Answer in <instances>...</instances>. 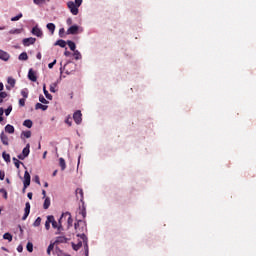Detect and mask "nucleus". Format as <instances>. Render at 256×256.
Segmentation results:
<instances>
[{
  "label": "nucleus",
  "instance_id": "nucleus-1",
  "mask_svg": "<svg viewBox=\"0 0 256 256\" xmlns=\"http://www.w3.org/2000/svg\"><path fill=\"white\" fill-rule=\"evenodd\" d=\"M82 3L83 0H75V2L69 1L67 6L68 9H70V13H72V15H79V8L81 7Z\"/></svg>",
  "mask_w": 256,
  "mask_h": 256
},
{
  "label": "nucleus",
  "instance_id": "nucleus-2",
  "mask_svg": "<svg viewBox=\"0 0 256 256\" xmlns=\"http://www.w3.org/2000/svg\"><path fill=\"white\" fill-rule=\"evenodd\" d=\"M30 148H31V145L27 144L26 147L22 150V154L18 155V159L23 161V159H25L26 157H29V153H31Z\"/></svg>",
  "mask_w": 256,
  "mask_h": 256
},
{
  "label": "nucleus",
  "instance_id": "nucleus-3",
  "mask_svg": "<svg viewBox=\"0 0 256 256\" xmlns=\"http://www.w3.org/2000/svg\"><path fill=\"white\" fill-rule=\"evenodd\" d=\"M62 220L63 218H60L59 223H57V221H55V217L53 216V220L51 221V224L53 229H57L58 233L56 234H59L61 233V231H63V225H61Z\"/></svg>",
  "mask_w": 256,
  "mask_h": 256
},
{
  "label": "nucleus",
  "instance_id": "nucleus-4",
  "mask_svg": "<svg viewBox=\"0 0 256 256\" xmlns=\"http://www.w3.org/2000/svg\"><path fill=\"white\" fill-rule=\"evenodd\" d=\"M73 119L77 125H81V122L83 121V114H81V110H78L73 114Z\"/></svg>",
  "mask_w": 256,
  "mask_h": 256
},
{
  "label": "nucleus",
  "instance_id": "nucleus-5",
  "mask_svg": "<svg viewBox=\"0 0 256 256\" xmlns=\"http://www.w3.org/2000/svg\"><path fill=\"white\" fill-rule=\"evenodd\" d=\"M24 189H27V187H29V185H31V175L29 174L28 171H25L24 173Z\"/></svg>",
  "mask_w": 256,
  "mask_h": 256
},
{
  "label": "nucleus",
  "instance_id": "nucleus-6",
  "mask_svg": "<svg viewBox=\"0 0 256 256\" xmlns=\"http://www.w3.org/2000/svg\"><path fill=\"white\" fill-rule=\"evenodd\" d=\"M35 41H37L36 38L30 37V38H24L22 43L24 47H29L30 45H35Z\"/></svg>",
  "mask_w": 256,
  "mask_h": 256
},
{
  "label": "nucleus",
  "instance_id": "nucleus-7",
  "mask_svg": "<svg viewBox=\"0 0 256 256\" xmlns=\"http://www.w3.org/2000/svg\"><path fill=\"white\" fill-rule=\"evenodd\" d=\"M29 213H31V204L29 202H26L22 221H25L27 217H29Z\"/></svg>",
  "mask_w": 256,
  "mask_h": 256
},
{
  "label": "nucleus",
  "instance_id": "nucleus-8",
  "mask_svg": "<svg viewBox=\"0 0 256 256\" xmlns=\"http://www.w3.org/2000/svg\"><path fill=\"white\" fill-rule=\"evenodd\" d=\"M78 213L82 215V219L87 217V208L85 207V202H82V205L79 206Z\"/></svg>",
  "mask_w": 256,
  "mask_h": 256
},
{
  "label": "nucleus",
  "instance_id": "nucleus-9",
  "mask_svg": "<svg viewBox=\"0 0 256 256\" xmlns=\"http://www.w3.org/2000/svg\"><path fill=\"white\" fill-rule=\"evenodd\" d=\"M79 33V26L73 25L67 30V35H77Z\"/></svg>",
  "mask_w": 256,
  "mask_h": 256
},
{
  "label": "nucleus",
  "instance_id": "nucleus-10",
  "mask_svg": "<svg viewBox=\"0 0 256 256\" xmlns=\"http://www.w3.org/2000/svg\"><path fill=\"white\" fill-rule=\"evenodd\" d=\"M76 199H78L81 203H85L84 196H83V189L77 188L76 191Z\"/></svg>",
  "mask_w": 256,
  "mask_h": 256
},
{
  "label": "nucleus",
  "instance_id": "nucleus-11",
  "mask_svg": "<svg viewBox=\"0 0 256 256\" xmlns=\"http://www.w3.org/2000/svg\"><path fill=\"white\" fill-rule=\"evenodd\" d=\"M32 35H35L36 37H43V31H41L39 27L35 26L32 28Z\"/></svg>",
  "mask_w": 256,
  "mask_h": 256
},
{
  "label": "nucleus",
  "instance_id": "nucleus-12",
  "mask_svg": "<svg viewBox=\"0 0 256 256\" xmlns=\"http://www.w3.org/2000/svg\"><path fill=\"white\" fill-rule=\"evenodd\" d=\"M28 79L30 81H33V83H35L37 81V75L35 74V71H33L32 68L28 72Z\"/></svg>",
  "mask_w": 256,
  "mask_h": 256
},
{
  "label": "nucleus",
  "instance_id": "nucleus-13",
  "mask_svg": "<svg viewBox=\"0 0 256 256\" xmlns=\"http://www.w3.org/2000/svg\"><path fill=\"white\" fill-rule=\"evenodd\" d=\"M11 56L9 55V53H7V52H5V51H3V50H0V59L2 60V61H9V58H10Z\"/></svg>",
  "mask_w": 256,
  "mask_h": 256
},
{
  "label": "nucleus",
  "instance_id": "nucleus-14",
  "mask_svg": "<svg viewBox=\"0 0 256 256\" xmlns=\"http://www.w3.org/2000/svg\"><path fill=\"white\" fill-rule=\"evenodd\" d=\"M51 221H53V215L47 216V220L45 222V229L49 231L51 229Z\"/></svg>",
  "mask_w": 256,
  "mask_h": 256
},
{
  "label": "nucleus",
  "instance_id": "nucleus-15",
  "mask_svg": "<svg viewBox=\"0 0 256 256\" xmlns=\"http://www.w3.org/2000/svg\"><path fill=\"white\" fill-rule=\"evenodd\" d=\"M5 132L13 135V133H15V127H13L11 124H8L5 126Z\"/></svg>",
  "mask_w": 256,
  "mask_h": 256
},
{
  "label": "nucleus",
  "instance_id": "nucleus-16",
  "mask_svg": "<svg viewBox=\"0 0 256 256\" xmlns=\"http://www.w3.org/2000/svg\"><path fill=\"white\" fill-rule=\"evenodd\" d=\"M0 139L1 142L3 143V145H9V137H7V135H5V133H1L0 135Z\"/></svg>",
  "mask_w": 256,
  "mask_h": 256
},
{
  "label": "nucleus",
  "instance_id": "nucleus-17",
  "mask_svg": "<svg viewBox=\"0 0 256 256\" xmlns=\"http://www.w3.org/2000/svg\"><path fill=\"white\" fill-rule=\"evenodd\" d=\"M63 217H68L67 219L68 225H73V218L71 217V213L69 212L63 213L61 218L63 219Z\"/></svg>",
  "mask_w": 256,
  "mask_h": 256
},
{
  "label": "nucleus",
  "instance_id": "nucleus-18",
  "mask_svg": "<svg viewBox=\"0 0 256 256\" xmlns=\"http://www.w3.org/2000/svg\"><path fill=\"white\" fill-rule=\"evenodd\" d=\"M7 83L9 86H6V89H8V91H11V87H15V79L12 78V77H9L8 80H7Z\"/></svg>",
  "mask_w": 256,
  "mask_h": 256
},
{
  "label": "nucleus",
  "instance_id": "nucleus-19",
  "mask_svg": "<svg viewBox=\"0 0 256 256\" xmlns=\"http://www.w3.org/2000/svg\"><path fill=\"white\" fill-rule=\"evenodd\" d=\"M51 207V198L46 197L43 203V209H49Z\"/></svg>",
  "mask_w": 256,
  "mask_h": 256
},
{
  "label": "nucleus",
  "instance_id": "nucleus-20",
  "mask_svg": "<svg viewBox=\"0 0 256 256\" xmlns=\"http://www.w3.org/2000/svg\"><path fill=\"white\" fill-rule=\"evenodd\" d=\"M43 92H44L46 99H49V101L53 100V96L49 93V91H47L45 84L43 85Z\"/></svg>",
  "mask_w": 256,
  "mask_h": 256
},
{
  "label": "nucleus",
  "instance_id": "nucleus-21",
  "mask_svg": "<svg viewBox=\"0 0 256 256\" xmlns=\"http://www.w3.org/2000/svg\"><path fill=\"white\" fill-rule=\"evenodd\" d=\"M35 109H36V110L41 109L42 111H47V109H49V106L43 105V104H41V103H36Z\"/></svg>",
  "mask_w": 256,
  "mask_h": 256
},
{
  "label": "nucleus",
  "instance_id": "nucleus-22",
  "mask_svg": "<svg viewBox=\"0 0 256 256\" xmlns=\"http://www.w3.org/2000/svg\"><path fill=\"white\" fill-rule=\"evenodd\" d=\"M59 165L62 171H65V169H67V164L65 163V159L59 158Z\"/></svg>",
  "mask_w": 256,
  "mask_h": 256
},
{
  "label": "nucleus",
  "instance_id": "nucleus-23",
  "mask_svg": "<svg viewBox=\"0 0 256 256\" xmlns=\"http://www.w3.org/2000/svg\"><path fill=\"white\" fill-rule=\"evenodd\" d=\"M55 45H58V47L65 48V47H67V42H66L65 40H63V39H60V40H58V41L55 43Z\"/></svg>",
  "mask_w": 256,
  "mask_h": 256
},
{
  "label": "nucleus",
  "instance_id": "nucleus-24",
  "mask_svg": "<svg viewBox=\"0 0 256 256\" xmlns=\"http://www.w3.org/2000/svg\"><path fill=\"white\" fill-rule=\"evenodd\" d=\"M19 61H27V59H29V56L27 55V52H22L19 57H18Z\"/></svg>",
  "mask_w": 256,
  "mask_h": 256
},
{
  "label": "nucleus",
  "instance_id": "nucleus-25",
  "mask_svg": "<svg viewBox=\"0 0 256 256\" xmlns=\"http://www.w3.org/2000/svg\"><path fill=\"white\" fill-rule=\"evenodd\" d=\"M3 239H5L6 241H9V243H11V241H13V235H11V233H9V232H6L3 235Z\"/></svg>",
  "mask_w": 256,
  "mask_h": 256
},
{
  "label": "nucleus",
  "instance_id": "nucleus-26",
  "mask_svg": "<svg viewBox=\"0 0 256 256\" xmlns=\"http://www.w3.org/2000/svg\"><path fill=\"white\" fill-rule=\"evenodd\" d=\"M2 157L6 163H11V155H9L7 152H3Z\"/></svg>",
  "mask_w": 256,
  "mask_h": 256
},
{
  "label": "nucleus",
  "instance_id": "nucleus-27",
  "mask_svg": "<svg viewBox=\"0 0 256 256\" xmlns=\"http://www.w3.org/2000/svg\"><path fill=\"white\" fill-rule=\"evenodd\" d=\"M67 45L70 48L71 51H75V49H77V46L75 45V42L68 40L67 41Z\"/></svg>",
  "mask_w": 256,
  "mask_h": 256
},
{
  "label": "nucleus",
  "instance_id": "nucleus-28",
  "mask_svg": "<svg viewBox=\"0 0 256 256\" xmlns=\"http://www.w3.org/2000/svg\"><path fill=\"white\" fill-rule=\"evenodd\" d=\"M46 27H47L48 31H50L52 33V35L55 33V24L48 23Z\"/></svg>",
  "mask_w": 256,
  "mask_h": 256
},
{
  "label": "nucleus",
  "instance_id": "nucleus-29",
  "mask_svg": "<svg viewBox=\"0 0 256 256\" xmlns=\"http://www.w3.org/2000/svg\"><path fill=\"white\" fill-rule=\"evenodd\" d=\"M24 127H27L28 129H31L33 127V121L31 120H25L23 122Z\"/></svg>",
  "mask_w": 256,
  "mask_h": 256
},
{
  "label": "nucleus",
  "instance_id": "nucleus-30",
  "mask_svg": "<svg viewBox=\"0 0 256 256\" xmlns=\"http://www.w3.org/2000/svg\"><path fill=\"white\" fill-rule=\"evenodd\" d=\"M56 243H67V238L65 236H59L56 238Z\"/></svg>",
  "mask_w": 256,
  "mask_h": 256
},
{
  "label": "nucleus",
  "instance_id": "nucleus-31",
  "mask_svg": "<svg viewBox=\"0 0 256 256\" xmlns=\"http://www.w3.org/2000/svg\"><path fill=\"white\" fill-rule=\"evenodd\" d=\"M83 247V243L79 242L78 244L72 243V248L74 251H79V249Z\"/></svg>",
  "mask_w": 256,
  "mask_h": 256
},
{
  "label": "nucleus",
  "instance_id": "nucleus-32",
  "mask_svg": "<svg viewBox=\"0 0 256 256\" xmlns=\"http://www.w3.org/2000/svg\"><path fill=\"white\" fill-rule=\"evenodd\" d=\"M74 58L76 59V61H79V59H81V52H79V50H74Z\"/></svg>",
  "mask_w": 256,
  "mask_h": 256
},
{
  "label": "nucleus",
  "instance_id": "nucleus-33",
  "mask_svg": "<svg viewBox=\"0 0 256 256\" xmlns=\"http://www.w3.org/2000/svg\"><path fill=\"white\" fill-rule=\"evenodd\" d=\"M26 249L29 253H33V243L31 242H28L27 243V246H26Z\"/></svg>",
  "mask_w": 256,
  "mask_h": 256
},
{
  "label": "nucleus",
  "instance_id": "nucleus-34",
  "mask_svg": "<svg viewBox=\"0 0 256 256\" xmlns=\"http://www.w3.org/2000/svg\"><path fill=\"white\" fill-rule=\"evenodd\" d=\"M39 101L44 105H47V103H49V101H47V99H45V96H43L42 94L39 96Z\"/></svg>",
  "mask_w": 256,
  "mask_h": 256
},
{
  "label": "nucleus",
  "instance_id": "nucleus-35",
  "mask_svg": "<svg viewBox=\"0 0 256 256\" xmlns=\"http://www.w3.org/2000/svg\"><path fill=\"white\" fill-rule=\"evenodd\" d=\"M11 111H13L12 105L8 106V108L5 110L6 117H9V115H11Z\"/></svg>",
  "mask_w": 256,
  "mask_h": 256
},
{
  "label": "nucleus",
  "instance_id": "nucleus-36",
  "mask_svg": "<svg viewBox=\"0 0 256 256\" xmlns=\"http://www.w3.org/2000/svg\"><path fill=\"white\" fill-rule=\"evenodd\" d=\"M13 162H14V165L17 169H19L20 165H21V161H19V159L17 158H13Z\"/></svg>",
  "mask_w": 256,
  "mask_h": 256
},
{
  "label": "nucleus",
  "instance_id": "nucleus-37",
  "mask_svg": "<svg viewBox=\"0 0 256 256\" xmlns=\"http://www.w3.org/2000/svg\"><path fill=\"white\" fill-rule=\"evenodd\" d=\"M55 249V244H50L47 248V255H51V251Z\"/></svg>",
  "mask_w": 256,
  "mask_h": 256
},
{
  "label": "nucleus",
  "instance_id": "nucleus-38",
  "mask_svg": "<svg viewBox=\"0 0 256 256\" xmlns=\"http://www.w3.org/2000/svg\"><path fill=\"white\" fill-rule=\"evenodd\" d=\"M10 35H19L21 33L20 29H12L9 31Z\"/></svg>",
  "mask_w": 256,
  "mask_h": 256
},
{
  "label": "nucleus",
  "instance_id": "nucleus-39",
  "mask_svg": "<svg viewBox=\"0 0 256 256\" xmlns=\"http://www.w3.org/2000/svg\"><path fill=\"white\" fill-rule=\"evenodd\" d=\"M7 92H0V103H3V99H6Z\"/></svg>",
  "mask_w": 256,
  "mask_h": 256
},
{
  "label": "nucleus",
  "instance_id": "nucleus-40",
  "mask_svg": "<svg viewBox=\"0 0 256 256\" xmlns=\"http://www.w3.org/2000/svg\"><path fill=\"white\" fill-rule=\"evenodd\" d=\"M39 225H41V217H38L34 223H33V227H39Z\"/></svg>",
  "mask_w": 256,
  "mask_h": 256
},
{
  "label": "nucleus",
  "instance_id": "nucleus-41",
  "mask_svg": "<svg viewBox=\"0 0 256 256\" xmlns=\"http://www.w3.org/2000/svg\"><path fill=\"white\" fill-rule=\"evenodd\" d=\"M21 17H23V14H22V13L18 14V15L15 16V17H12V18H11V21H19V19H21Z\"/></svg>",
  "mask_w": 256,
  "mask_h": 256
},
{
  "label": "nucleus",
  "instance_id": "nucleus-42",
  "mask_svg": "<svg viewBox=\"0 0 256 256\" xmlns=\"http://www.w3.org/2000/svg\"><path fill=\"white\" fill-rule=\"evenodd\" d=\"M55 87H57V84H51L50 85V92L51 93H56L57 90H55Z\"/></svg>",
  "mask_w": 256,
  "mask_h": 256
},
{
  "label": "nucleus",
  "instance_id": "nucleus-43",
  "mask_svg": "<svg viewBox=\"0 0 256 256\" xmlns=\"http://www.w3.org/2000/svg\"><path fill=\"white\" fill-rule=\"evenodd\" d=\"M35 5H43L45 3V0H33Z\"/></svg>",
  "mask_w": 256,
  "mask_h": 256
},
{
  "label": "nucleus",
  "instance_id": "nucleus-44",
  "mask_svg": "<svg viewBox=\"0 0 256 256\" xmlns=\"http://www.w3.org/2000/svg\"><path fill=\"white\" fill-rule=\"evenodd\" d=\"M21 95H22V97H24V99H27L29 97V93H27V91H25V90L21 91Z\"/></svg>",
  "mask_w": 256,
  "mask_h": 256
},
{
  "label": "nucleus",
  "instance_id": "nucleus-45",
  "mask_svg": "<svg viewBox=\"0 0 256 256\" xmlns=\"http://www.w3.org/2000/svg\"><path fill=\"white\" fill-rule=\"evenodd\" d=\"M23 135L26 137V139H29L31 137V131L23 132Z\"/></svg>",
  "mask_w": 256,
  "mask_h": 256
},
{
  "label": "nucleus",
  "instance_id": "nucleus-46",
  "mask_svg": "<svg viewBox=\"0 0 256 256\" xmlns=\"http://www.w3.org/2000/svg\"><path fill=\"white\" fill-rule=\"evenodd\" d=\"M19 106H20V107H25V98H21V99L19 100Z\"/></svg>",
  "mask_w": 256,
  "mask_h": 256
},
{
  "label": "nucleus",
  "instance_id": "nucleus-47",
  "mask_svg": "<svg viewBox=\"0 0 256 256\" xmlns=\"http://www.w3.org/2000/svg\"><path fill=\"white\" fill-rule=\"evenodd\" d=\"M5 180V171H0V181H4Z\"/></svg>",
  "mask_w": 256,
  "mask_h": 256
},
{
  "label": "nucleus",
  "instance_id": "nucleus-48",
  "mask_svg": "<svg viewBox=\"0 0 256 256\" xmlns=\"http://www.w3.org/2000/svg\"><path fill=\"white\" fill-rule=\"evenodd\" d=\"M56 63H57V60H54L52 63H49L48 68L53 69V67H55Z\"/></svg>",
  "mask_w": 256,
  "mask_h": 256
},
{
  "label": "nucleus",
  "instance_id": "nucleus-49",
  "mask_svg": "<svg viewBox=\"0 0 256 256\" xmlns=\"http://www.w3.org/2000/svg\"><path fill=\"white\" fill-rule=\"evenodd\" d=\"M65 123L68 125V127H71L72 125L71 117L66 118Z\"/></svg>",
  "mask_w": 256,
  "mask_h": 256
},
{
  "label": "nucleus",
  "instance_id": "nucleus-50",
  "mask_svg": "<svg viewBox=\"0 0 256 256\" xmlns=\"http://www.w3.org/2000/svg\"><path fill=\"white\" fill-rule=\"evenodd\" d=\"M79 223H81V220L74 224V229L76 230V233L79 231Z\"/></svg>",
  "mask_w": 256,
  "mask_h": 256
},
{
  "label": "nucleus",
  "instance_id": "nucleus-51",
  "mask_svg": "<svg viewBox=\"0 0 256 256\" xmlns=\"http://www.w3.org/2000/svg\"><path fill=\"white\" fill-rule=\"evenodd\" d=\"M0 193H4L3 197H4V199H7V190L1 189Z\"/></svg>",
  "mask_w": 256,
  "mask_h": 256
},
{
  "label": "nucleus",
  "instance_id": "nucleus-52",
  "mask_svg": "<svg viewBox=\"0 0 256 256\" xmlns=\"http://www.w3.org/2000/svg\"><path fill=\"white\" fill-rule=\"evenodd\" d=\"M17 251H18V253H23V245H19L17 247Z\"/></svg>",
  "mask_w": 256,
  "mask_h": 256
},
{
  "label": "nucleus",
  "instance_id": "nucleus-53",
  "mask_svg": "<svg viewBox=\"0 0 256 256\" xmlns=\"http://www.w3.org/2000/svg\"><path fill=\"white\" fill-rule=\"evenodd\" d=\"M77 237H81V239L83 240V241H85L86 239H87V236H85V234H77Z\"/></svg>",
  "mask_w": 256,
  "mask_h": 256
},
{
  "label": "nucleus",
  "instance_id": "nucleus-54",
  "mask_svg": "<svg viewBox=\"0 0 256 256\" xmlns=\"http://www.w3.org/2000/svg\"><path fill=\"white\" fill-rule=\"evenodd\" d=\"M35 183L41 185V181L39 180V176H35Z\"/></svg>",
  "mask_w": 256,
  "mask_h": 256
},
{
  "label": "nucleus",
  "instance_id": "nucleus-55",
  "mask_svg": "<svg viewBox=\"0 0 256 256\" xmlns=\"http://www.w3.org/2000/svg\"><path fill=\"white\" fill-rule=\"evenodd\" d=\"M66 23H67V25H71L73 23V20L71 18H68Z\"/></svg>",
  "mask_w": 256,
  "mask_h": 256
},
{
  "label": "nucleus",
  "instance_id": "nucleus-56",
  "mask_svg": "<svg viewBox=\"0 0 256 256\" xmlns=\"http://www.w3.org/2000/svg\"><path fill=\"white\" fill-rule=\"evenodd\" d=\"M63 33H65V29H64V28H61V29L59 30V35H60V37H62L61 35H63Z\"/></svg>",
  "mask_w": 256,
  "mask_h": 256
},
{
  "label": "nucleus",
  "instance_id": "nucleus-57",
  "mask_svg": "<svg viewBox=\"0 0 256 256\" xmlns=\"http://www.w3.org/2000/svg\"><path fill=\"white\" fill-rule=\"evenodd\" d=\"M42 195H43V198L46 199L47 198V192L45 190H42Z\"/></svg>",
  "mask_w": 256,
  "mask_h": 256
},
{
  "label": "nucleus",
  "instance_id": "nucleus-58",
  "mask_svg": "<svg viewBox=\"0 0 256 256\" xmlns=\"http://www.w3.org/2000/svg\"><path fill=\"white\" fill-rule=\"evenodd\" d=\"M27 197H28V199H33V193L29 192V193L27 194Z\"/></svg>",
  "mask_w": 256,
  "mask_h": 256
},
{
  "label": "nucleus",
  "instance_id": "nucleus-59",
  "mask_svg": "<svg viewBox=\"0 0 256 256\" xmlns=\"http://www.w3.org/2000/svg\"><path fill=\"white\" fill-rule=\"evenodd\" d=\"M37 59H39V61H41V58H42V55H41V52H39L37 55H36Z\"/></svg>",
  "mask_w": 256,
  "mask_h": 256
},
{
  "label": "nucleus",
  "instance_id": "nucleus-60",
  "mask_svg": "<svg viewBox=\"0 0 256 256\" xmlns=\"http://www.w3.org/2000/svg\"><path fill=\"white\" fill-rule=\"evenodd\" d=\"M64 55H65V57H69V55H71V52H69V51L66 50V51L64 52Z\"/></svg>",
  "mask_w": 256,
  "mask_h": 256
},
{
  "label": "nucleus",
  "instance_id": "nucleus-61",
  "mask_svg": "<svg viewBox=\"0 0 256 256\" xmlns=\"http://www.w3.org/2000/svg\"><path fill=\"white\" fill-rule=\"evenodd\" d=\"M3 89H4L3 83L0 82V91H3Z\"/></svg>",
  "mask_w": 256,
  "mask_h": 256
},
{
  "label": "nucleus",
  "instance_id": "nucleus-62",
  "mask_svg": "<svg viewBox=\"0 0 256 256\" xmlns=\"http://www.w3.org/2000/svg\"><path fill=\"white\" fill-rule=\"evenodd\" d=\"M47 158V151H45L44 153H43V159H46Z\"/></svg>",
  "mask_w": 256,
  "mask_h": 256
},
{
  "label": "nucleus",
  "instance_id": "nucleus-63",
  "mask_svg": "<svg viewBox=\"0 0 256 256\" xmlns=\"http://www.w3.org/2000/svg\"><path fill=\"white\" fill-rule=\"evenodd\" d=\"M3 113H5V111L3 110V108H0V115H3Z\"/></svg>",
  "mask_w": 256,
  "mask_h": 256
},
{
  "label": "nucleus",
  "instance_id": "nucleus-64",
  "mask_svg": "<svg viewBox=\"0 0 256 256\" xmlns=\"http://www.w3.org/2000/svg\"><path fill=\"white\" fill-rule=\"evenodd\" d=\"M44 187H46V188L49 187V183L45 182Z\"/></svg>",
  "mask_w": 256,
  "mask_h": 256
}]
</instances>
